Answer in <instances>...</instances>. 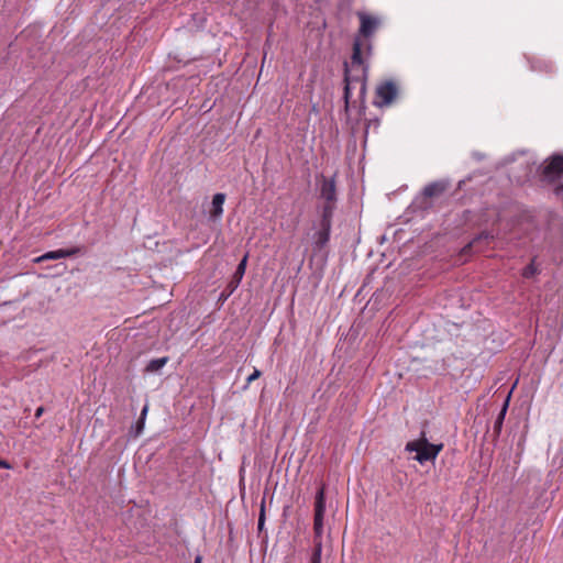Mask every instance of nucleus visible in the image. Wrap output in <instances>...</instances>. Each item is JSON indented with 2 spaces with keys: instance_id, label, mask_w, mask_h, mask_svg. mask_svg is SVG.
I'll use <instances>...</instances> for the list:
<instances>
[{
  "instance_id": "obj_1",
  "label": "nucleus",
  "mask_w": 563,
  "mask_h": 563,
  "mask_svg": "<svg viewBox=\"0 0 563 563\" xmlns=\"http://www.w3.org/2000/svg\"><path fill=\"white\" fill-rule=\"evenodd\" d=\"M368 65H366L362 57V43L358 37H355L353 43V54L351 64L344 63V109L349 111L350 99L352 89L358 88V95L364 100L366 95V79H367Z\"/></svg>"
},
{
  "instance_id": "obj_2",
  "label": "nucleus",
  "mask_w": 563,
  "mask_h": 563,
  "mask_svg": "<svg viewBox=\"0 0 563 563\" xmlns=\"http://www.w3.org/2000/svg\"><path fill=\"white\" fill-rule=\"evenodd\" d=\"M325 485L322 484L316 493L313 503V550L312 553L322 555L323 536L325 532Z\"/></svg>"
},
{
  "instance_id": "obj_3",
  "label": "nucleus",
  "mask_w": 563,
  "mask_h": 563,
  "mask_svg": "<svg viewBox=\"0 0 563 563\" xmlns=\"http://www.w3.org/2000/svg\"><path fill=\"white\" fill-rule=\"evenodd\" d=\"M332 207H322L321 218L313 224L312 250L314 253L321 252L329 243L332 228Z\"/></svg>"
},
{
  "instance_id": "obj_4",
  "label": "nucleus",
  "mask_w": 563,
  "mask_h": 563,
  "mask_svg": "<svg viewBox=\"0 0 563 563\" xmlns=\"http://www.w3.org/2000/svg\"><path fill=\"white\" fill-rule=\"evenodd\" d=\"M442 448L443 444H432L424 437L406 444V451L416 452L415 460L420 464L434 461Z\"/></svg>"
},
{
  "instance_id": "obj_5",
  "label": "nucleus",
  "mask_w": 563,
  "mask_h": 563,
  "mask_svg": "<svg viewBox=\"0 0 563 563\" xmlns=\"http://www.w3.org/2000/svg\"><path fill=\"white\" fill-rule=\"evenodd\" d=\"M398 96V86L394 80H385L379 82L375 89V107L384 108L390 106Z\"/></svg>"
},
{
  "instance_id": "obj_6",
  "label": "nucleus",
  "mask_w": 563,
  "mask_h": 563,
  "mask_svg": "<svg viewBox=\"0 0 563 563\" xmlns=\"http://www.w3.org/2000/svg\"><path fill=\"white\" fill-rule=\"evenodd\" d=\"M563 174V155L555 154L544 162L542 168V181L553 184L561 178Z\"/></svg>"
},
{
  "instance_id": "obj_7",
  "label": "nucleus",
  "mask_w": 563,
  "mask_h": 563,
  "mask_svg": "<svg viewBox=\"0 0 563 563\" xmlns=\"http://www.w3.org/2000/svg\"><path fill=\"white\" fill-rule=\"evenodd\" d=\"M320 197L325 201L323 207H332V213L334 212L335 202H336V184L335 176L327 178L324 176L321 177L320 184Z\"/></svg>"
},
{
  "instance_id": "obj_8",
  "label": "nucleus",
  "mask_w": 563,
  "mask_h": 563,
  "mask_svg": "<svg viewBox=\"0 0 563 563\" xmlns=\"http://www.w3.org/2000/svg\"><path fill=\"white\" fill-rule=\"evenodd\" d=\"M450 187V183L448 180L441 179L432 181L426 185L421 191V195L417 197V201L420 199H433L441 197Z\"/></svg>"
},
{
  "instance_id": "obj_9",
  "label": "nucleus",
  "mask_w": 563,
  "mask_h": 563,
  "mask_svg": "<svg viewBox=\"0 0 563 563\" xmlns=\"http://www.w3.org/2000/svg\"><path fill=\"white\" fill-rule=\"evenodd\" d=\"M357 16L361 21L360 34L365 37L373 35L378 26V20L364 12H357Z\"/></svg>"
},
{
  "instance_id": "obj_10",
  "label": "nucleus",
  "mask_w": 563,
  "mask_h": 563,
  "mask_svg": "<svg viewBox=\"0 0 563 563\" xmlns=\"http://www.w3.org/2000/svg\"><path fill=\"white\" fill-rule=\"evenodd\" d=\"M78 252H79L78 247L66 249V250L60 249V250H56V251H49V252H46L43 255L36 257L34 260V262L35 263H41L43 261L66 258V257H70L73 255H76Z\"/></svg>"
},
{
  "instance_id": "obj_11",
  "label": "nucleus",
  "mask_w": 563,
  "mask_h": 563,
  "mask_svg": "<svg viewBox=\"0 0 563 563\" xmlns=\"http://www.w3.org/2000/svg\"><path fill=\"white\" fill-rule=\"evenodd\" d=\"M225 201V195L218 192L212 197L210 218L212 220H219L223 214V205Z\"/></svg>"
},
{
  "instance_id": "obj_12",
  "label": "nucleus",
  "mask_w": 563,
  "mask_h": 563,
  "mask_svg": "<svg viewBox=\"0 0 563 563\" xmlns=\"http://www.w3.org/2000/svg\"><path fill=\"white\" fill-rule=\"evenodd\" d=\"M510 396H511V390L509 391L508 396L506 397V399L503 404V407H501L497 418L494 421L493 431H494V434L496 438H498L500 435V432L503 429V423H504V420H505V417L507 413V409L509 406Z\"/></svg>"
},
{
  "instance_id": "obj_13",
  "label": "nucleus",
  "mask_w": 563,
  "mask_h": 563,
  "mask_svg": "<svg viewBox=\"0 0 563 563\" xmlns=\"http://www.w3.org/2000/svg\"><path fill=\"white\" fill-rule=\"evenodd\" d=\"M246 263H247V254L241 260V262L239 263L235 272H234V280L231 283L232 285V289H235L239 284L241 283L244 274H245V269H246Z\"/></svg>"
},
{
  "instance_id": "obj_14",
  "label": "nucleus",
  "mask_w": 563,
  "mask_h": 563,
  "mask_svg": "<svg viewBox=\"0 0 563 563\" xmlns=\"http://www.w3.org/2000/svg\"><path fill=\"white\" fill-rule=\"evenodd\" d=\"M167 362H168V357L167 356L151 360L148 362V364L146 365L145 369H146V372H150V373L157 372L161 368H163L166 365Z\"/></svg>"
},
{
  "instance_id": "obj_15",
  "label": "nucleus",
  "mask_w": 563,
  "mask_h": 563,
  "mask_svg": "<svg viewBox=\"0 0 563 563\" xmlns=\"http://www.w3.org/2000/svg\"><path fill=\"white\" fill-rule=\"evenodd\" d=\"M538 273V268L534 264V261H532L529 265H527L522 271V276L525 278H531Z\"/></svg>"
},
{
  "instance_id": "obj_16",
  "label": "nucleus",
  "mask_w": 563,
  "mask_h": 563,
  "mask_svg": "<svg viewBox=\"0 0 563 563\" xmlns=\"http://www.w3.org/2000/svg\"><path fill=\"white\" fill-rule=\"evenodd\" d=\"M264 523H265V501L263 500L262 506H261L258 522H257L258 530L263 529Z\"/></svg>"
},
{
  "instance_id": "obj_17",
  "label": "nucleus",
  "mask_w": 563,
  "mask_h": 563,
  "mask_svg": "<svg viewBox=\"0 0 563 563\" xmlns=\"http://www.w3.org/2000/svg\"><path fill=\"white\" fill-rule=\"evenodd\" d=\"M554 194L563 199V179L555 186Z\"/></svg>"
},
{
  "instance_id": "obj_18",
  "label": "nucleus",
  "mask_w": 563,
  "mask_h": 563,
  "mask_svg": "<svg viewBox=\"0 0 563 563\" xmlns=\"http://www.w3.org/2000/svg\"><path fill=\"white\" fill-rule=\"evenodd\" d=\"M261 375H262V372L260 369L255 368L253 371V373L247 377V383L250 384L251 382L257 379Z\"/></svg>"
},
{
  "instance_id": "obj_19",
  "label": "nucleus",
  "mask_w": 563,
  "mask_h": 563,
  "mask_svg": "<svg viewBox=\"0 0 563 563\" xmlns=\"http://www.w3.org/2000/svg\"><path fill=\"white\" fill-rule=\"evenodd\" d=\"M147 411H148V405L146 404L142 411H141V416H140V419L142 422H144L145 418H146V415H147Z\"/></svg>"
},
{
  "instance_id": "obj_20",
  "label": "nucleus",
  "mask_w": 563,
  "mask_h": 563,
  "mask_svg": "<svg viewBox=\"0 0 563 563\" xmlns=\"http://www.w3.org/2000/svg\"><path fill=\"white\" fill-rule=\"evenodd\" d=\"M321 556L322 555L320 554L312 553L310 558V563H321Z\"/></svg>"
},
{
  "instance_id": "obj_21",
  "label": "nucleus",
  "mask_w": 563,
  "mask_h": 563,
  "mask_svg": "<svg viewBox=\"0 0 563 563\" xmlns=\"http://www.w3.org/2000/svg\"><path fill=\"white\" fill-rule=\"evenodd\" d=\"M0 468L11 470L12 465L5 460H0Z\"/></svg>"
},
{
  "instance_id": "obj_22",
  "label": "nucleus",
  "mask_w": 563,
  "mask_h": 563,
  "mask_svg": "<svg viewBox=\"0 0 563 563\" xmlns=\"http://www.w3.org/2000/svg\"><path fill=\"white\" fill-rule=\"evenodd\" d=\"M143 426H144V422L139 420L137 426H136V434H140L142 432Z\"/></svg>"
},
{
  "instance_id": "obj_23",
  "label": "nucleus",
  "mask_w": 563,
  "mask_h": 563,
  "mask_svg": "<svg viewBox=\"0 0 563 563\" xmlns=\"http://www.w3.org/2000/svg\"><path fill=\"white\" fill-rule=\"evenodd\" d=\"M43 411H44V408L43 407H38L36 409V411H35V417L40 418L43 415Z\"/></svg>"
},
{
  "instance_id": "obj_24",
  "label": "nucleus",
  "mask_w": 563,
  "mask_h": 563,
  "mask_svg": "<svg viewBox=\"0 0 563 563\" xmlns=\"http://www.w3.org/2000/svg\"><path fill=\"white\" fill-rule=\"evenodd\" d=\"M194 563H202V556L201 555H197L195 558V562Z\"/></svg>"
}]
</instances>
